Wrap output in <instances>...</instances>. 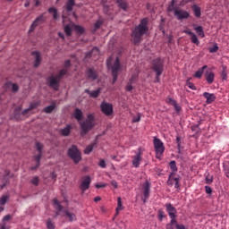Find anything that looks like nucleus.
Masks as SVG:
<instances>
[{"label": "nucleus", "mask_w": 229, "mask_h": 229, "mask_svg": "<svg viewBox=\"0 0 229 229\" xmlns=\"http://www.w3.org/2000/svg\"><path fill=\"white\" fill-rule=\"evenodd\" d=\"M148 18H143L140 24L132 30L131 37L134 44H139L142 40V37L148 33Z\"/></svg>", "instance_id": "nucleus-1"}, {"label": "nucleus", "mask_w": 229, "mask_h": 229, "mask_svg": "<svg viewBox=\"0 0 229 229\" xmlns=\"http://www.w3.org/2000/svg\"><path fill=\"white\" fill-rule=\"evenodd\" d=\"M106 65L113 74V83H115V81H117V74L121 71L119 57H116L115 59H114V57H109L106 61Z\"/></svg>", "instance_id": "nucleus-2"}, {"label": "nucleus", "mask_w": 229, "mask_h": 229, "mask_svg": "<svg viewBox=\"0 0 229 229\" xmlns=\"http://www.w3.org/2000/svg\"><path fill=\"white\" fill-rule=\"evenodd\" d=\"M152 70L156 72V81L158 83L160 81V76H162V72H164V60L163 59H156L152 63Z\"/></svg>", "instance_id": "nucleus-3"}, {"label": "nucleus", "mask_w": 229, "mask_h": 229, "mask_svg": "<svg viewBox=\"0 0 229 229\" xmlns=\"http://www.w3.org/2000/svg\"><path fill=\"white\" fill-rule=\"evenodd\" d=\"M156 157L158 158V160L162 159V157L164 155V151H165V147L164 146V142L157 137L154 138L153 140Z\"/></svg>", "instance_id": "nucleus-4"}, {"label": "nucleus", "mask_w": 229, "mask_h": 229, "mask_svg": "<svg viewBox=\"0 0 229 229\" xmlns=\"http://www.w3.org/2000/svg\"><path fill=\"white\" fill-rule=\"evenodd\" d=\"M67 74V70H61L57 76H51L48 79V83L54 90H58L59 81Z\"/></svg>", "instance_id": "nucleus-5"}, {"label": "nucleus", "mask_w": 229, "mask_h": 229, "mask_svg": "<svg viewBox=\"0 0 229 229\" xmlns=\"http://www.w3.org/2000/svg\"><path fill=\"white\" fill-rule=\"evenodd\" d=\"M68 155L73 160L74 164H79L81 160V152L78 149V147L72 145L68 150Z\"/></svg>", "instance_id": "nucleus-6"}, {"label": "nucleus", "mask_w": 229, "mask_h": 229, "mask_svg": "<svg viewBox=\"0 0 229 229\" xmlns=\"http://www.w3.org/2000/svg\"><path fill=\"white\" fill-rule=\"evenodd\" d=\"M92 121H94V115L89 114L88 119L82 123H81V128L83 133H86L89 130L92 128V126H94V123H92Z\"/></svg>", "instance_id": "nucleus-7"}, {"label": "nucleus", "mask_w": 229, "mask_h": 229, "mask_svg": "<svg viewBox=\"0 0 229 229\" xmlns=\"http://www.w3.org/2000/svg\"><path fill=\"white\" fill-rule=\"evenodd\" d=\"M174 17L177 21H183L191 17V13L183 9H175L174 13Z\"/></svg>", "instance_id": "nucleus-8"}, {"label": "nucleus", "mask_w": 229, "mask_h": 229, "mask_svg": "<svg viewBox=\"0 0 229 229\" xmlns=\"http://www.w3.org/2000/svg\"><path fill=\"white\" fill-rule=\"evenodd\" d=\"M100 108L105 115H112L114 114V106L111 103L104 101L101 103Z\"/></svg>", "instance_id": "nucleus-9"}, {"label": "nucleus", "mask_w": 229, "mask_h": 229, "mask_svg": "<svg viewBox=\"0 0 229 229\" xmlns=\"http://www.w3.org/2000/svg\"><path fill=\"white\" fill-rule=\"evenodd\" d=\"M138 77H139V69L136 68L126 86V90L128 92H131V90H133V86L131 84L137 82Z\"/></svg>", "instance_id": "nucleus-10"}, {"label": "nucleus", "mask_w": 229, "mask_h": 229, "mask_svg": "<svg viewBox=\"0 0 229 229\" xmlns=\"http://www.w3.org/2000/svg\"><path fill=\"white\" fill-rule=\"evenodd\" d=\"M45 21L46 17H44V15H40L38 18H36V20L30 25L29 33H32V31H35V28H37V26H40V24H42Z\"/></svg>", "instance_id": "nucleus-11"}, {"label": "nucleus", "mask_w": 229, "mask_h": 229, "mask_svg": "<svg viewBox=\"0 0 229 229\" xmlns=\"http://www.w3.org/2000/svg\"><path fill=\"white\" fill-rule=\"evenodd\" d=\"M167 184L171 186L174 185L175 189H180V177H174V174H170Z\"/></svg>", "instance_id": "nucleus-12"}, {"label": "nucleus", "mask_w": 229, "mask_h": 229, "mask_svg": "<svg viewBox=\"0 0 229 229\" xmlns=\"http://www.w3.org/2000/svg\"><path fill=\"white\" fill-rule=\"evenodd\" d=\"M92 182V179H90V176L86 175L82 178L81 183V189L85 192V191H88V189L90 187V183Z\"/></svg>", "instance_id": "nucleus-13"}, {"label": "nucleus", "mask_w": 229, "mask_h": 229, "mask_svg": "<svg viewBox=\"0 0 229 229\" xmlns=\"http://www.w3.org/2000/svg\"><path fill=\"white\" fill-rule=\"evenodd\" d=\"M165 207L170 219H176V208L171 203L166 204Z\"/></svg>", "instance_id": "nucleus-14"}, {"label": "nucleus", "mask_w": 229, "mask_h": 229, "mask_svg": "<svg viewBox=\"0 0 229 229\" xmlns=\"http://www.w3.org/2000/svg\"><path fill=\"white\" fill-rule=\"evenodd\" d=\"M36 148L39 154L35 157L37 165H36V167H32V169H37V167H38V165H40V159L42 158V148H43L42 145L38 142L36 144Z\"/></svg>", "instance_id": "nucleus-15"}, {"label": "nucleus", "mask_w": 229, "mask_h": 229, "mask_svg": "<svg viewBox=\"0 0 229 229\" xmlns=\"http://www.w3.org/2000/svg\"><path fill=\"white\" fill-rule=\"evenodd\" d=\"M150 189H151V183L147 181L143 184V194H144L145 199H148V198H149V191H150Z\"/></svg>", "instance_id": "nucleus-16"}, {"label": "nucleus", "mask_w": 229, "mask_h": 229, "mask_svg": "<svg viewBox=\"0 0 229 229\" xmlns=\"http://www.w3.org/2000/svg\"><path fill=\"white\" fill-rule=\"evenodd\" d=\"M203 97L207 99L206 103H208V105H210V103H214V101H216V95L212 93L204 92Z\"/></svg>", "instance_id": "nucleus-17"}, {"label": "nucleus", "mask_w": 229, "mask_h": 229, "mask_svg": "<svg viewBox=\"0 0 229 229\" xmlns=\"http://www.w3.org/2000/svg\"><path fill=\"white\" fill-rule=\"evenodd\" d=\"M140 162H142V157L140 156V153H138L132 159V165L138 168L140 166Z\"/></svg>", "instance_id": "nucleus-18"}, {"label": "nucleus", "mask_w": 229, "mask_h": 229, "mask_svg": "<svg viewBox=\"0 0 229 229\" xmlns=\"http://www.w3.org/2000/svg\"><path fill=\"white\" fill-rule=\"evenodd\" d=\"M4 87L7 90H12V92H17L19 90V85L15 83L6 82Z\"/></svg>", "instance_id": "nucleus-19"}, {"label": "nucleus", "mask_w": 229, "mask_h": 229, "mask_svg": "<svg viewBox=\"0 0 229 229\" xmlns=\"http://www.w3.org/2000/svg\"><path fill=\"white\" fill-rule=\"evenodd\" d=\"M87 75L89 80H97L98 79V72L96 70L89 68L87 72Z\"/></svg>", "instance_id": "nucleus-20"}, {"label": "nucleus", "mask_w": 229, "mask_h": 229, "mask_svg": "<svg viewBox=\"0 0 229 229\" xmlns=\"http://www.w3.org/2000/svg\"><path fill=\"white\" fill-rule=\"evenodd\" d=\"M32 56H34L35 58L34 66L38 67V65H40V62L42 61V59L40 58V53L32 52Z\"/></svg>", "instance_id": "nucleus-21"}, {"label": "nucleus", "mask_w": 229, "mask_h": 229, "mask_svg": "<svg viewBox=\"0 0 229 229\" xmlns=\"http://www.w3.org/2000/svg\"><path fill=\"white\" fill-rule=\"evenodd\" d=\"M214 78H216V75L212 72H208L206 73V80L208 85H212V83H214Z\"/></svg>", "instance_id": "nucleus-22"}, {"label": "nucleus", "mask_w": 229, "mask_h": 229, "mask_svg": "<svg viewBox=\"0 0 229 229\" xmlns=\"http://www.w3.org/2000/svg\"><path fill=\"white\" fill-rule=\"evenodd\" d=\"M38 105H40V103H38V102L31 103L29 108L23 110L22 114L27 115L28 114H30V110H35V108H37V106H38Z\"/></svg>", "instance_id": "nucleus-23"}, {"label": "nucleus", "mask_w": 229, "mask_h": 229, "mask_svg": "<svg viewBox=\"0 0 229 229\" xmlns=\"http://www.w3.org/2000/svg\"><path fill=\"white\" fill-rule=\"evenodd\" d=\"M90 56H99V48L93 47L92 50L86 55V58H90Z\"/></svg>", "instance_id": "nucleus-24"}, {"label": "nucleus", "mask_w": 229, "mask_h": 229, "mask_svg": "<svg viewBox=\"0 0 229 229\" xmlns=\"http://www.w3.org/2000/svg\"><path fill=\"white\" fill-rule=\"evenodd\" d=\"M220 76L224 81H226L228 80V70L226 66L222 65V72Z\"/></svg>", "instance_id": "nucleus-25"}, {"label": "nucleus", "mask_w": 229, "mask_h": 229, "mask_svg": "<svg viewBox=\"0 0 229 229\" xmlns=\"http://www.w3.org/2000/svg\"><path fill=\"white\" fill-rule=\"evenodd\" d=\"M85 92L90 96V98H98L99 94H101V89H98L94 91H90L89 89H85Z\"/></svg>", "instance_id": "nucleus-26"}, {"label": "nucleus", "mask_w": 229, "mask_h": 229, "mask_svg": "<svg viewBox=\"0 0 229 229\" xmlns=\"http://www.w3.org/2000/svg\"><path fill=\"white\" fill-rule=\"evenodd\" d=\"M178 225L176 219H171L170 223L166 225V229H175L178 228Z\"/></svg>", "instance_id": "nucleus-27"}, {"label": "nucleus", "mask_w": 229, "mask_h": 229, "mask_svg": "<svg viewBox=\"0 0 229 229\" xmlns=\"http://www.w3.org/2000/svg\"><path fill=\"white\" fill-rule=\"evenodd\" d=\"M73 116L75 117V119H77V121H81L83 119V113L81 112V110L76 108L74 110Z\"/></svg>", "instance_id": "nucleus-28"}, {"label": "nucleus", "mask_w": 229, "mask_h": 229, "mask_svg": "<svg viewBox=\"0 0 229 229\" xmlns=\"http://www.w3.org/2000/svg\"><path fill=\"white\" fill-rule=\"evenodd\" d=\"M194 26V30L196 31V33H198V35L199 37H201V38H204L205 37V31H203V27L201 26H196V25H193Z\"/></svg>", "instance_id": "nucleus-29"}, {"label": "nucleus", "mask_w": 229, "mask_h": 229, "mask_svg": "<svg viewBox=\"0 0 229 229\" xmlns=\"http://www.w3.org/2000/svg\"><path fill=\"white\" fill-rule=\"evenodd\" d=\"M192 10L195 17H198V18L201 17V8H199V6L194 4L192 6Z\"/></svg>", "instance_id": "nucleus-30"}, {"label": "nucleus", "mask_w": 229, "mask_h": 229, "mask_svg": "<svg viewBox=\"0 0 229 229\" xmlns=\"http://www.w3.org/2000/svg\"><path fill=\"white\" fill-rule=\"evenodd\" d=\"M6 201H8V195H3L0 198V212H3V210H4V208H3V205H4Z\"/></svg>", "instance_id": "nucleus-31"}, {"label": "nucleus", "mask_w": 229, "mask_h": 229, "mask_svg": "<svg viewBox=\"0 0 229 229\" xmlns=\"http://www.w3.org/2000/svg\"><path fill=\"white\" fill-rule=\"evenodd\" d=\"M208 66L207 65H204L202 66L200 69H199L195 74H194V77L195 78H201V76H203V72H205V69H207Z\"/></svg>", "instance_id": "nucleus-32"}, {"label": "nucleus", "mask_w": 229, "mask_h": 229, "mask_svg": "<svg viewBox=\"0 0 229 229\" xmlns=\"http://www.w3.org/2000/svg\"><path fill=\"white\" fill-rule=\"evenodd\" d=\"M124 207H123V199L121 197L117 198V208H116V215L121 212V210H123Z\"/></svg>", "instance_id": "nucleus-33"}, {"label": "nucleus", "mask_w": 229, "mask_h": 229, "mask_svg": "<svg viewBox=\"0 0 229 229\" xmlns=\"http://www.w3.org/2000/svg\"><path fill=\"white\" fill-rule=\"evenodd\" d=\"M71 125H67L66 127L61 130V134L64 135V137H67V135L71 133Z\"/></svg>", "instance_id": "nucleus-34"}, {"label": "nucleus", "mask_w": 229, "mask_h": 229, "mask_svg": "<svg viewBox=\"0 0 229 229\" xmlns=\"http://www.w3.org/2000/svg\"><path fill=\"white\" fill-rule=\"evenodd\" d=\"M118 5L122 8V10L128 9V4L124 0H115Z\"/></svg>", "instance_id": "nucleus-35"}, {"label": "nucleus", "mask_w": 229, "mask_h": 229, "mask_svg": "<svg viewBox=\"0 0 229 229\" xmlns=\"http://www.w3.org/2000/svg\"><path fill=\"white\" fill-rule=\"evenodd\" d=\"M94 148H96V143H93V144L89 145V146L84 149L85 155H90V153H92V150L94 149Z\"/></svg>", "instance_id": "nucleus-36"}, {"label": "nucleus", "mask_w": 229, "mask_h": 229, "mask_svg": "<svg viewBox=\"0 0 229 229\" xmlns=\"http://www.w3.org/2000/svg\"><path fill=\"white\" fill-rule=\"evenodd\" d=\"M74 0H69L66 4V12H72V6H74Z\"/></svg>", "instance_id": "nucleus-37"}, {"label": "nucleus", "mask_w": 229, "mask_h": 229, "mask_svg": "<svg viewBox=\"0 0 229 229\" xmlns=\"http://www.w3.org/2000/svg\"><path fill=\"white\" fill-rule=\"evenodd\" d=\"M66 217H68L69 221H76V215L71 213L69 211L64 212Z\"/></svg>", "instance_id": "nucleus-38"}, {"label": "nucleus", "mask_w": 229, "mask_h": 229, "mask_svg": "<svg viewBox=\"0 0 229 229\" xmlns=\"http://www.w3.org/2000/svg\"><path fill=\"white\" fill-rule=\"evenodd\" d=\"M169 165L170 169L172 170V174H174V173L178 171V167L176 166V161H171Z\"/></svg>", "instance_id": "nucleus-39"}, {"label": "nucleus", "mask_w": 229, "mask_h": 229, "mask_svg": "<svg viewBox=\"0 0 229 229\" xmlns=\"http://www.w3.org/2000/svg\"><path fill=\"white\" fill-rule=\"evenodd\" d=\"M191 40L192 44H196V46H199V39L198 38V36L195 33H193L191 36Z\"/></svg>", "instance_id": "nucleus-40"}, {"label": "nucleus", "mask_w": 229, "mask_h": 229, "mask_svg": "<svg viewBox=\"0 0 229 229\" xmlns=\"http://www.w3.org/2000/svg\"><path fill=\"white\" fill-rule=\"evenodd\" d=\"M64 32L66 33V35L68 37H71V35L72 33V25H66L64 27Z\"/></svg>", "instance_id": "nucleus-41"}, {"label": "nucleus", "mask_w": 229, "mask_h": 229, "mask_svg": "<svg viewBox=\"0 0 229 229\" xmlns=\"http://www.w3.org/2000/svg\"><path fill=\"white\" fill-rule=\"evenodd\" d=\"M54 208L55 210H58V212H62V205H60V202H58V199H54Z\"/></svg>", "instance_id": "nucleus-42"}, {"label": "nucleus", "mask_w": 229, "mask_h": 229, "mask_svg": "<svg viewBox=\"0 0 229 229\" xmlns=\"http://www.w3.org/2000/svg\"><path fill=\"white\" fill-rule=\"evenodd\" d=\"M49 13H54L53 18L56 21L58 19V12L56 11V8H49L48 9Z\"/></svg>", "instance_id": "nucleus-43"}, {"label": "nucleus", "mask_w": 229, "mask_h": 229, "mask_svg": "<svg viewBox=\"0 0 229 229\" xmlns=\"http://www.w3.org/2000/svg\"><path fill=\"white\" fill-rule=\"evenodd\" d=\"M186 85L189 87V89H191V90H196V85L191 82V78L186 81Z\"/></svg>", "instance_id": "nucleus-44"}, {"label": "nucleus", "mask_w": 229, "mask_h": 229, "mask_svg": "<svg viewBox=\"0 0 229 229\" xmlns=\"http://www.w3.org/2000/svg\"><path fill=\"white\" fill-rule=\"evenodd\" d=\"M53 110H55V104H52V105L45 107L44 112H46V114H51V112H53Z\"/></svg>", "instance_id": "nucleus-45"}, {"label": "nucleus", "mask_w": 229, "mask_h": 229, "mask_svg": "<svg viewBox=\"0 0 229 229\" xmlns=\"http://www.w3.org/2000/svg\"><path fill=\"white\" fill-rule=\"evenodd\" d=\"M175 3H176V0H172L171 1V4L168 5V7H167L168 12H174V10H176V9H174V4Z\"/></svg>", "instance_id": "nucleus-46"}, {"label": "nucleus", "mask_w": 229, "mask_h": 229, "mask_svg": "<svg viewBox=\"0 0 229 229\" xmlns=\"http://www.w3.org/2000/svg\"><path fill=\"white\" fill-rule=\"evenodd\" d=\"M206 183H208V185H210V183H212V182H214V176L208 174L206 176Z\"/></svg>", "instance_id": "nucleus-47"}, {"label": "nucleus", "mask_w": 229, "mask_h": 229, "mask_svg": "<svg viewBox=\"0 0 229 229\" xmlns=\"http://www.w3.org/2000/svg\"><path fill=\"white\" fill-rule=\"evenodd\" d=\"M219 51V47L217 44H215L212 47L209 48V53H217Z\"/></svg>", "instance_id": "nucleus-48"}, {"label": "nucleus", "mask_w": 229, "mask_h": 229, "mask_svg": "<svg viewBox=\"0 0 229 229\" xmlns=\"http://www.w3.org/2000/svg\"><path fill=\"white\" fill-rule=\"evenodd\" d=\"M74 30H75V31H77V33H83V31H84L83 27H81L80 25H75Z\"/></svg>", "instance_id": "nucleus-49"}, {"label": "nucleus", "mask_w": 229, "mask_h": 229, "mask_svg": "<svg viewBox=\"0 0 229 229\" xmlns=\"http://www.w3.org/2000/svg\"><path fill=\"white\" fill-rule=\"evenodd\" d=\"M47 227L48 229H55V224L50 219L47 221Z\"/></svg>", "instance_id": "nucleus-50"}, {"label": "nucleus", "mask_w": 229, "mask_h": 229, "mask_svg": "<svg viewBox=\"0 0 229 229\" xmlns=\"http://www.w3.org/2000/svg\"><path fill=\"white\" fill-rule=\"evenodd\" d=\"M102 24H103V21H101V20L97 21L95 23V30H99V28H101Z\"/></svg>", "instance_id": "nucleus-51"}, {"label": "nucleus", "mask_w": 229, "mask_h": 229, "mask_svg": "<svg viewBox=\"0 0 229 229\" xmlns=\"http://www.w3.org/2000/svg\"><path fill=\"white\" fill-rule=\"evenodd\" d=\"M167 103L169 105H172V106H174L178 102H176V100L173 99V98H168L167 99Z\"/></svg>", "instance_id": "nucleus-52"}, {"label": "nucleus", "mask_w": 229, "mask_h": 229, "mask_svg": "<svg viewBox=\"0 0 229 229\" xmlns=\"http://www.w3.org/2000/svg\"><path fill=\"white\" fill-rule=\"evenodd\" d=\"M98 165H99L100 167H102L103 169H105V167H106V162H105V159H101V160L99 161Z\"/></svg>", "instance_id": "nucleus-53"}, {"label": "nucleus", "mask_w": 229, "mask_h": 229, "mask_svg": "<svg viewBox=\"0 0 229 229\" xmlns=\"http://www.w3.org/2000/svg\"><path fill=\"white\" fill-rule=\"evenodd\" d=\"M191 3V0H182L180 2L179 6H185V4H189Z\"/></svg>", "instance_id": "nucleus-54"}, {"label": "nucleus", "mask_w": 229, "mask_h": 229, "mask_svg": "<svg viewBox=\"0 0 229 229\" xmlns=\"http://www.w3.org/2000/svg\"><path fill=\"white\" fill-rule=\"evenodd\" d=\"M140 121V114H138L137 116H135L133 119H132V123H139Z\"/></svg>", "instance_id": "nucleus-55"}, {"label": "nucleus", "mask_w": 229, "mask_h": 229, "mask_svg": "<svg viewBox=\"0 0 229 229\" xmlns=\"http://www.w3.org/2000/svg\"><path fill=\"white\" fill-rule=\"evenodd\" d=\"M31 183L33 185H38V177H34L32 180H31Z\"/></svg>", "instance_id": "nucleus-56"}, {"label": "nucleus", "mask_w": 229, "mask_h": 229, "mask_svg": "<svg viewBox=\"0 0 229 229\" xmlns=\"http://www.w3.org/2000/svg\"><path fill=\"white\" fill-rule=\"evenodd\" d=\"M207 194H212V188L210 186H205Z\"/></svg>", "instance_id": "nucleus-57"}, {"label": "nucleus", "mask_w": 229, "mask_h": 229, "mask_svg": "<svg viewBox=\"0 0 229 229\" xmlns=\"http://www.w3.org/2000/svg\"><path fill=\"white\" fill-rule=\"evenodd\" d=\"M95 187H96L97 189H103V188L106 187V184H105V183L96 184Z\"/></svg>", "instance_id": "nucleus-58"}, {"label": "nucleus", "mask_w": 229, "mask_h": 229, "mask_svg": "<svg viewBox=\"0 0 229 229\" xmlns=\"http://www.w3.org/2000/svg\"><path fill=\"white\" fill-rule=\"evenodd\" d=\"M158 216H159V219L162 221V219H164V211L159 210L158 211Z\"/></svg>", "instance_id": "nucleus-59"}, {"label": "nucleus", "mask_w": 229, "mask_h": 229, "mask_svg": "<svg viewBox=\"0 0 229 229\" xmlns=\"http://www.w3.org/2000/svg\"><path fill=\"white\" fill-rule=\"evenodd\" d=\"M174 108H175L176 112H180L182 110V107L178 105V103L175 106H174Z\"/></svg>", "instance_id": "nucleus-60"}, {"label": "nucleus", "mask_w": 229, "mask_h": 229, "mask_svg": "<svg viewBox=\"0 0 229 229\" xmlns=\"http://www.w3.org/2000/svg\"><path fill=\"white\" fill-rule=\"evenodd\" d=\"M0 229H10V227L4 223L3 225H0Z\"/></svg>", "instance_id": "nucleus-61"}, {"label": "nucleus", "mask_w": 229, "mask_h": 229, "mask_svg": "<svg viewBox=\"0 0 229 229\" xmlns=\"http://www.w3.org/2000/svg\"><path fill=\"white\" fill-rule=\"evenodd\" d=\"M183 32L186 33V35H190V37H191L194 34V32H192V31H191L189 30H186Z\"/></svg>", "instance_id": "nucleus-62"}, {"label": "nucleus", "mask_w": 229, "mask_h": 229, "mask_svg": "<svg viewBox=\"0 0 229 229\" xmlns=\"http://www.w3.org/2000/svg\"><path fill=\"white\" fill-rule=\"evenodd\" d=\"M111 185H113V187H114V189H117V187H118L117 182H115V181H112V182H111Z\"/></svg>", "instance_id": "nucleus-63"}, {"label": "nucleus", "mask_w": 229, "mask_h": 229, "mask_svg": "<svg viewBox=\"0 0 229 229\" xmlns=\"http://www.w3.org/2000/svg\"><path fill=\"white\" fill-rule=\"evenodd\" d=\"M176 229H185V225H177V228Z\"/></svg>", "instance_id": "nucleus-64"}]
</instances>
